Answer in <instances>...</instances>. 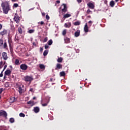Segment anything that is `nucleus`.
I'll return each instance as SVG.
<instances>
[{
  "label": "nucleus",
  "mask_w": 130,
  "mask_h": 130,
  "mask_svg": "<svg viewBox=\"0 0 130 130\" xmlns=\"http://www.w3.org/2000/svg\"><path fill=\"white\" fill-rule=\"evenodd\" d=\"M1 7L3 9L4 14H7L9 13V11H11V6H10V3L8 2L2 3Z\"/></svg>",
  "instance_id": "nucleus-1"
},
{
  "label": "nucleus",
  "mask_w": 130,
  "mask_h": 130,
  "mask_svg": "<svg viewBox=\"0 0 130 130\" xmlns=\"http://www.w3.org/2000/svg\"><path fill=\"white\" fill-rule=\"evenodd\" d=\"M16 88L20 94H22L24 91V85L22 84L18 85Z\"/></svg>",
  "instance_id": "nucleus-2"
},
{
  "label": "nucleus",
  "mask_w": 130,
  "mask_h": 130,
  "mask_svg": "<svg viewBox=\"0 0 130 130\" xmlns=\"http://www.w3.org/2000/svg\"><path fill=\"white\" fill-rule=\"evenodd\" d=\"M33 80V78L31 77L26 76L24 77V81L25 82H31Z\"/></svg>",
  "instance_id": "nucleus-3"
},
{
  "label": "nucleus",
  "mask_w": 130,
  "mask_h": 130,
  "mask_svg": "<svg viewBox=\"0 0 130 130\" xmlns=\"http://www.w3.org/2000/svg\"><path fill=\"white\" fill-rule=\"evenodd\" d=\"M0 116H4L7 118V116H8V114L7 112L5 111H0Z\"/></svg>",
  "instance_id": "nucleus-4"
},
{
  "label": "nucleus",
  "mask_w": 130,
  "mask_h": 130,
  "mask_svg": "<svg viewBox=\"0 0 130 130\" xmlns=\"http://www.w3.org/2000/svg\"><path fill=\"white\" fill-rule=\"evenodd\" d=\"M20 69L23 71H26L28 69V66L26 65V64H22L20 65Z\"/></svg>",
  "instance_id": "nucleus-5"
},
{
  "label": "nucleus",
  "mask_w": 130,
  "mask_h": 130,
  "mask_svg": "<svg viewBox=\"0 0 130 130\" xmlns=\"http://www.w3.org/2000/svg\"><path fill=\"white\" fill-rule=\"evenodd\" d=\"M61 7H63V8L62 9V12L63 13H66V12H67L68 8L67 7V5L66 4H63Z\"/></svg>",
  "instance_id": "nucleus-6"
},
{
  "label": "nucleus",
  "mask_w": 130,
  "mask_h": 130,
  "mask_svg": "<svg viewBox=\"0 0 130 130\" xmlns=\"http://www.w3.org/2000/svg\"><path fill=\"white\" fill-rule=\"evenodd\" d=\"M2 57L4 60H7V59H8V55L6 52L2 53Z\"/></svg>",
  "instance_id": "nucleus-7"
},
{
  "label": "nucleus",
  "mask_w": 130,
  "mask_h": 130,
  "mask_svg": "<svg viewBox=\"0 0 130 130\" xmlns=\"http://www.w3.org/2000/svg\"><path fill=\"white\" fill-rule=\"evenodd\" d=\"M60 69H62V65H61L60 63H57L55 70H60Z\"/></svg>",
  "instance_id": "nucleus-8"
},
{
  "label": "nucleus",
  "mask_w": 130,
  "mask_h": 130,
  "mask_svg": "<svg viewBox=\"0 0 130 130\" xmlns=\"http://www.w3.org/2000/svg\"><path fill=\"white\" fill-rule=\"evenodd\" d=\"M87 6L89 7V9L91 10H93L94 8H95V6L93 3H88L87 4Z\"/></svg>",
  "instance_id": "nucleus-9"
},
{
  "label": "nucleus",
  "mask_w": 130,
  "mask_h": 130,
  "mask_svg": "<svg viewBox=\"0 0 130 130\" xmlns=\"http://www.w3.org/2000/svg\"><path fill=\"white\" fill-rule=\"evenodd\" d=\"M11 73L12 71L10 70H7L5 72V76H10Z\"/></svg>",
  "instance_id": "nucleus-10"
},
{
  "label": "nucleus",
  "mask_w": 130,
  "mask_h": 130,
  "mask_svg": "<svg viewBox=\"0 0 130 130\" xmlns=\"http://www.w3.org/2000/svg\"><path fill=\"white\" fill-rule=\"evenodd\" d=\"M7 29H3L2 31L0 32V35L2 36H4V35H6L7 33Z\"/></svg>",
  "instance_id": "nucleus-11"
},
{
  "label": "nucleus",
  "mask_w": 130,
  "mask_h": 130,
  "mask_svg": "<svg viewBox=\"0 0 130 130\" xmlns=\"http://www.w3.org/2000/svg\"><path fill=\"white\" fill-rule=\"evenodd\" d=\"M84 29V32H85L86 33H87V32H89V28H88V24H87V23L85 24Z\"/></svg>",
  "instance_id": "nucleus-12"
},
{
  "label": "nucleus",
  "mask_w": 130,
  "mask_h": 130,
  "mask_svg": "<svg viewBox=\"0 0 130 130\" xmlns=\"http://www.w3.org/2000/svg\"><path fill=\"white\" fill-rule=\"evenodd\" d=\"M40 110L39 109V107H34V112H35V113H38Z\"/></svg>",
  "instance_id": "nucleus-13"
},
{
  "label": "nucleus",
  "mask_w": 130,
  "mask_h": 130,
  "mask_svg": "<svg viewBox=\"0 0 130 130\" xmlns=\"http://www.w3.org/2000/svg\"><path fill=\"white\" fill-rule=\"evenodd\" d=\"M65 28H70L71 26H72V24L71 22H68L67 23H65L64 25Z\"/></svg>",
  "instance_id": "nucleus-14"
},
{
  "label": "nucleus",
  "mask_w": 130,
  "mask_h": 130,
  "mask_svg": "<svg viewBox=\"0 0 130 130\" xmlns=\"http://www.w3.org/2000/svg\"><path fill=\"white\" fill-rule=\"evenodd\" d=\"M80 30H77V31H76L74 34L75 37H79V36H80Z\"/></svg>",
  "instance_id": "nucleus-15"
},
{
  "label": "nucleus",
  "mask_w": 130,
  "mask_h": 130,
  "mask_svg": "<svg viewBox=\"0 0 130 130\" xmlns=\"http://www.w3.org/2000/svg\"><path fill=\"white\" fill-rule=\"evenodd\" d=\"M64 40L65 43H70V38L68 37H65L64 39Z\"/></svg>",
  "instance_id": "nucleus-16"
},
{
  "label": "nucleus",
  "mask_w": 130,
  "mask_h": 130,
  "mask_svg": "<svg viewBox=\"0 0 130 130\" xmlns=\"http://www.w3.org/2000/svg\"><path fill=\"white\" fill-rule=\"evenodd\" d=\"M14 20L16 21V23H19V22H20V19H19V17L16 16H14Z\"/></svg>",
  "instance_id": "nucleus-17"
},
{
  "label": "nucleus",
  "mask_w": 130,
  "mask_h": 130,
  "mask_svg": "<svg viewBox=\"0 0 130 130\" xmlns=\"http://www.w3.org/2000/svg\"><path fill=\"white\" fill-rule=\"evenodd\" d=\"M15 101H17V99H16L15 97H12L10 99V102H11V103L15 102Z\"/></svg>",
  "instance_id": "nucleus-18"
},
{
  "label": "nucleus",
  "mask_w": 130,
  "mask_h": 130,
  "mask_svg": "<svg viewBox=\"0 0 130 130\" xmlns=\"http://www.w3.org/2000/svg\"><path fill=\"white\" fill-rule=\"evenodd\" d=\"M27 104H30V106H34V102L33 101H30L27 103Z\"/></svg>",
  "instance_id": "nucleus-19"
},
{
  "label": "nucleus",
  "mask_w": 130,
  "mask_h": 130,
  "mask_svg": "<svg viewBox=\"0 0 130 130\" xmlns=\"http://www.w3.org/2000/svg\"><path fill=\"white\" fill-rule=\"evenodd\" d=\"M71 16H72L71 14H66L64 15L63 18H64V19H67V18H70V17H71Z\"/></svg>",
  "instance_id": "nucleus-20"
},
{
  "label": "nucleus",
  "mask_w": 130,
  "mask_h": 130,
  "mask_svg": "<svg viewBox=\"0 0 130 130\" xmlns=\"http://www.w3.org/2000/svg\"><path fill=\"white\" fill-rule=\"evenodd\" d=\"M3 48H4V49H8V45H7V42H5L3 44Z\"/></svg>",
  "instance_id": "nucleus-21"
},
{
  "label": "nucleus",
  "mask_w": 130,
  "mask_h": 130,
  "mask_svg": "<svg viewBox=\"0 0 130 130\" xmlns=\"http://www.w3.org/2000/svg\"><path fill=\"white\" fill-rule=\"evenodd\" d=\"M80 24H81V22L80 21H76L74 23V26H79V25H80Z\"/></svg>",
  "instance_id": "nucleus-22"
},
{
  "label": "nucleus",
  "mask_w": 130,
  "mask_h": 130,
  "mask_svg": "<svg viewBox=\"0 0 130 130\" xmlns=\"http://www.w3.org/2000/svg\"><path fill=\"white\" fill-rule=\"evenodd\" d=\"M60 77H64L66 76V73L64 71L61 72L60 73Z\"/></svg>",
  "instance_id": "nucleus-23"
},
{
  "label": "nucleus",
  "mask_w": 130,
  "mask_h": 130,
  "mask_svg": "<svg viewBox=\"0 0 130 130\" xmlns=\"http://www.w3.org/2000/svg\"><path fill=\"white\" fill-rule=\"evenodd\" d=\"M4 44V40L3 39H0V47H2Z\"/></svg>",
  "instance_id": "nucleus-24"
},
{
  "label": "nucleus",
  "mask_w": 130,
  "mask_h": 130,
  "mask_svg": "<svg viewBox=\"0 0 130 130\" xmlns=\"http://www.w3.org/2000/svg\"><path fill=\"white\" fill-rule=\"evenodd\" d=\"M9 121L11 123H14V122H15V119H14V118H11L9 119Z\"/></svg>",
  "instance_id": "nucleus-25"
},
{
  "label": "nucleus",
  "mask_w": 130,
  "mask_h": 130,
  "mask_svg": "<svg viewBox=\"0 0 130 130\" xmlns=\"http://www.w3.org/2000/svg\"><path fill=\"white\" fill-rule=\"evenodd\" d=\"M114 5H115V3H114V1H111L110 3V6H111V7H114Z\"/></svg>",
  "instance_id": "nucleus-26"
},
{
  "label": "nucleus",
  "mask_w": 130,
  "mask_h": 130,
  "mask_svg": "<svg viewBox=\"0 0 130 130\" xmlns=\"http://www.w3.org/2000/svg\"><path fill=\"white\" fill-rule=\"evenodd\" d=\"M48 54V50H45L44 53H43V56H46Z\"/></svg>",
  "instance_id": "nucleus-27"
},
{
  "label": "nucleus",
  "mask_w": 130,
  "mask_h": 130,
  "mask_svg": "<svg viewBox=\"0 0 130 130\" xmlns=\"http://www.w3.org/2000/svg\"><path fill=\"white\" fill-rule=\"evenodd\" d=\"M18 31L20 34H22V33H23V30L21 27H18Z\"/></svg>",
  "instance_id": "nucleus-28"
},
{
  "label": "nucleus",
  "mask_w": 130,
  "mask_h": 130,
  "mask_svg": "<svg viewBox=\"0 0 130 130\" xmlns=\"http://www.w3.org/2000/svg\"><path fill=\"white\" fill-rule=\"evenodd\" d=\"M58 62H62V58L59 57L57 59Z\"/></svg>",
  "instance_id": "nucleus-29"
},
{
  "label": "nucleus",
  "mask_w": 130,
  "mask_h": 130,
  "mask_svg": "<svg viewBox=\"0 0 130 130\" xmlns=\"http://www.w3.org/2000/svg\"><path fill=\"white\" fill-rule=\"evenodd\" d=\"M39 67L40 68V69H41V70H44V69H45V66H44L42 64H40Z\"/></svg>",
  "instance_id": "nucleus-30"
},
{
  "label": "nucleus",
  "mask_w": 130,
  "mask_h": 130,
  "mask_svg": "<svg viewBox=\"0 0 130 130\" xmlns=\"http://www.w3.org/2000/svg\"><path fill=\"white\" fill-rule=\"evenodd\" d=\"M53 43L52 40H50L48 41L47 44L48 45H51Z\"/></svg>",
  "instance_id": "nucleus-31"
},
{
  "label": "nucleus",
  "mask_w": 130,
  "mask_h": 130,
  "mask_svg": "<svg viewBox=\"0 0 130 130\" xmlns=\"http://www.w3.org/2000/svg\"><path fill=\"white\" fill-rule=\"evenodd\" d=\"M15 64H17V66H19L20 64V61L18 59L15 60Z\"/></svg>",
  "instance_id": "nucleus-32"
},
{
  "label": "nucleus",
  "mask_w": 130,
  "mask_h": 130,
  "mask_svg": "<svg viewBox=\"0 0 130 130\" xmlns=\"http://www.w3.org/2000/svg\"><path fill=\"white\" fill-rule=\"evenodd\" d=\"M35 31V30H34V29H30L28 30V32L30 34H31L32 33H34Z\"/></svg>",
  "instance_id": "nucleus-33"
},
{
  "label": "nucleus",
  "mask_w": 130,
  "mask_h": 130,
  "mask_svg": "<svg viewBox=\"0 0 130 130\" xmlns=\"http://www.w3.org/2000/svg\"><path fill=\"white\" fill-rule=\"evenodd\" d=\"M3 63H4V62L3 61H1L0 62V69H3V67H4V64H3Z\"/></svg>",
  "instance_id": "nucleus-34"
},
{
  "label": "nucleus",
  "mask_w": 130,
  "mask_h": 130,
  "mask_svg": "<svg viewBox=\"0 0 130 130\" xmlns=\"http://www.w3.org/2000/svg\"><path fill=\"white\" fill-rule=\"evenodd\" d=\"M19 116H20V117H25V115H24V114L23 113H20L19 114Z\"/></svg>",
  "instance_id": "nucleus-35"
},
{
  "label": "nucleus",
  "mask_w": 130,
  "mask_h": 130,
  "mask_svg": "<svg viewBox=\"0 0 130 130\" xmlns=\"http://www.w3.org/2000/svg\"><path fill=\"white\" fill-rule=\"evenodd\" d=\"M67 34V29H64L62 31V35L64 36Z\"/></svg>",
  "instance_id": "nucleus-36"
},
{
  "label": "nucleus",
  "mask_w": 130,
  "mask_h": 130,
  "mask_svg": "<svg viewBox=\"0 0 130 130\" xmlns=\"http://www.w3.org/2000/svg\"><path fill=\"white\" fill-rule=\"evenodd\" d=\"M13 7L14 8H18V7H19V5H18V4L17 3H15L14 5H13Z\"/></svg>",
  "instance_id": "nucleus-37"
},
{
  "label": "nucleus",
  "mask_w": 130,
  "mask_h": 130,
  "mask_svg": "<svg viewBox=\"0 0 130 130\" xmlns=\"http://www.w3.org/2000/svg\"><path fill=\"white\" fill-rule=\"evenodd\" d=\"M87 14H92V11H90V9H88L87 11Z\"/></svg>",
  "instance_id": "nucleus-38"
},
{
  "label": "nucleus",
  "mask_w": 130,
  "mask_h": 130,
  "mask_svg": "<svg viewBox=\"0 0 130 130\" xmlns=\"http://www.w3.org/2000/svg\"><path fill=\"white\" fill-rule=\"evenodd\" d=\"M47 40H48V39H47V37H46L43 41V42H47Z\"/></svg>",
  "instance_id": "nucleus-39"
},
{
  "label": "nucleus",
  "mask_w": 130,
  "mask_h": 130,
  "mask_svg": "<svg viewBox=\"0 0 130 130\" xmlns=\"http://www.w3.org/2000/svg\"><path fill=\"white\" fill-rule=\"evenodd\" d=\"M49 48V46L48 45H45V49H48V48Z\"/></svg>",
  "instance_id": "nucleus-40"
},
{
  "label": "nucleus",
  "mask_w": 130,
  "mask_h": 130,
  "mask_svg": "<svg viewBox=\"0 0 130 130\" xmlns=\"http://www.w3.org/2000/svg\"><path fill=\"white\" fill-rule=\"evenodd\" d=\"M49 16H48V14H47L46 15V19L47 20H49Z\"/></svg>",
  "instance_id": "nucleus-41"
},
{
  "label": "nucleus",
  "mask_w": 130,
  "mask_h": 130,
  "mask_svg": "<svg viewBox=\"0 0 130 130\" xmlns=\"http://www.w3.org/2000/svg\"><path fill=\"white\" fill-rule=\"evenodd\" d=\"M7 67H8L7 65H5L4 67V69L3 70V72L5 71V70H6L7 69Z\"/></svg>",
  "instance_id": "nucleus-42"
},
{
  "label": "nucleus",
  "mask_w": 130,
  "mask_h": 130,
  "mask_svg": "<svg viewBox=\"0 0 130 130\" xmlns=\"http://www.w3.org/2000/svg\"><path fill=\"white\" fill-rule=\"evenodd\" d=\"M77 2L78 4H81V3H82V0H77Z\"/></svg>",
  "instance_id": "nucleus-43"
},
{
  "label": "nucleus",
  "mask_w": 130,
  "mask_h": 130,
  "mask_svg": "<svg viewBox=\"0 0 130 130\" xmlns=\"http://www.w3.org/2000/svg\"><path fill=\"white\" fill-rule=\"evenodd\" d=\"M3 73H4V71H2L1 73L0 74V77H3Z\"/></svg>",
  "instance_id": "nucleus-44"
},
{
  "label": "nucleus",
  "mask_w": 130,
  "mask_h": 130,
  "mask_svg": "<svg viewBox=\"0 0 130 130\" xmlns=\"http://www.w3.org/2000/svg\"><path fill=\"white\" fill-rule=\"evenodd\" d=\"M3 91H4L3 88H0V94L3 92Z\"/></svg>",
  "instance_id": "nucleus-45"
},
{
  "label": "nucleus",
  "mask_w": 130,
  "mask_h": 130,
  "mask_svg": "<svg viewBox=\"0 0 130 130\" xmlns=\"http://www.w3.org/2000/svg\"><path fill=\"white\" fill-rule=\"evenodd\" d=\"M42 106H47V103H45V104H42Z\"/></svg>",
  "instance_id": "nucleus-46"
},
{
  "label": "nucleus",
  "mask_w": 130,
  "mask_h": 130,
  "mask_svg": "<svg viewBox=\"0 0 130 130\" xmlns=\"http://www.w3.org/2000/svg\"><path fill=\"white\" fill-rule=\"evenodd\" d=\"M88 23H89V24H91L90 25V26H91L92 25V21H89V22H88Z\"/></svg>",
  "instance_id": "nucleus-47"
},
{
  "label": "nucleus",
  "mask_w": 130,
  "mask_h": 130,
  "mask_svg": "<svg viewBox=\"0 0 130 130\" xmlns=\"http://www.w3.org/2000/svg\"><path fill=\"white\" fill-rule=\"evenodd\" d=\"M2 28H3V25H2V24L0 23V30H2Z\"/></svg>",
  "instance_id": "nucleus-48"
},
{
  "label": "nucleus",
  "mask_w": 130,
  "mask_h": 130,
  "mask_svg": "<svg viewBox=\"0 0 130 130\" xmlns=\"http://www.w3.org/2000/svg\"><path fill=\"white\" fill-rule=\"evenodd\" d=\"M42 15L43 17H44V16H45V13H44V12L42 13Z\"/></svg>",
  "instance_id": "nucleus-49"
},
{
  "label": "nucleus",
  "mask_w": 130,
  "mask_h": 130,
  "mask_svg": "<svg viewBox=\"0 0 130 130\" xmlns=\"http://www.w3.org/2000/svg\"><path fill=\"white\" fill-rule=\"evenodd\" d=\"M29 91H30V92H33V88H30L29 89Z\"/></svg>",
  "instance_id": "nucleus-50"
},
{
  "label": "nucleus",
  "mask_w": 130,
  "mask_h": 130,
  "mask_svg": "<svg viewBox=\"0 0 130 130\" xmlns=\"http://www.w3.org/2000/svg\"><path fill=\"white\" fill-rule=\"evenodd\" d=\"M12 2H13V3H15L16 2H18V0H11Z\"/></svg>",
  "instance_id": "nucleus-51"
},
{
  "label": "nucleus",
  "mask_w": 130,
  "mask_h": 130,
  "mask_svg": "<svg viewBox=\"0 0 130 130\" xmlns=\"http://www.w3.org/2000/svg\"><path fill=\"white\" fill-rule=\"evenodd\" d=\"M40 24H41V25H43V24H44V21H41L40 22Z\"/></svg>",
  "instance_id": "nucleus-52"
},
{
  "label": "nucleus",
  "mask_w": 130,
  "mask_h": 130,
  "mask_svg": "<svg viewBox=\"0 0 130 130\" xmlns=\"http://www.w3.org/2000/svg\"><path fill=\"white\" fill-rule=\"evenodd\" d=\"M56 3H57V4H60V1H56Z\"/></svg>",
  "instance_id": "nucleus-53"
},
{
  "label": "nucleus",
  "mask_w": 130,
  "mask_h": 130,
  "mask_svg": "<svg viewBox=\"0 0 130 130\" xmlns=\"http://www.w3.org/2000/svg\"><path fill=\"white\" fill-rule=\"evenodd\" d=\"M40 51H43V48H40Z\"/></svg>",
  "instance_id": "nucleus-54"
},
{
  "label": "nucleus",
  "mask_w": 130,
  "mask_h": 130,
  "mask_svg": "<svg viewBox=\"0 0 130 130\" xmlns=\"http://www.w3.org/2000/svg\"><path fill=\"white\" fill-rule=\"evenodd\" d=\"M7 78V75L6 74L4 75V79H6Z\"/></svg>",
  "instance_id": "nucleus-55"
},
{
  "label": "nucleus",
  "mask_w": 130,
  "mask_h": 130,
  "mask_svg": "<svg viewBox=\"0 0 130 130\" xmlns=\"http://www.w3.org/2000/svg\"><path fill=\"white\" fill-rule=\"evenodd\" d=\"M52 81H53V79H52V78H50V82H52Z\"/></svg>",
  "instance_id": "nucleus-56"
},
{
  "label": "nucleus",
  "mask_w": 130,
  "mask_h": 130,
  "mask_svg": "<svg viewBox=\"0 0 130 130\" xmlns=\"http://www.w3.org/2000/svg\"><path fill=\"white\" fill-rule=\"evenodd\" d=\"M33 45H35V46H36V44L35 43H33Z\"/></svg>",
  "instance_id": "nucleus-57"
},
{
  "label": "nucleus",
  "mask_w": 130,
  "mask_h": 130,
  "mask_svg": "<svg viewBox=\"0 0 130 130\" xmlns=\"http://www.w3.org/2000/svg\"><path fill=\"white\" fill-rule=\"evenodd\" d=\"M10 69H13V67H12V66H10Z\"/></svg>",
  "instance_id": "nucleus-58"
},
{
  "label": "nucleus",
  "mask_w": 130,
  "mask_h": 130,
  "mask_svg": "<svg viewBox=\"0 0 130 130\" xmlns=\"http://www.w3.org/2000/svg\"><path fill=\"white\" fill-rule=\"evenodd\" d=\"M35 99H36V97L35 96V97L33 98V100H35Z\"/></svg>",
  "instance_id": "nucleus-59"
},
{
  "label": "nucleus",
  "mask_w": 130,
  "mask_h": 130,
  "mask_svg": "<svg viewBox=\"0 0 130 130\" xmlns=\"http://www.w3.org/2000/svg\"><path fill=\"white\" fill-rule=\"evenodd\" d=\"M119 0H115L116 3H117Z\"/></svg>",
  "instance_id": "nucleus-60"
},
{
  "label": "nucleus",
  "mask_w": 130,
  "mask_h": 130,
  "mask_svg": "<svg viewBox=\"0 0 130 130\" xmlns=\"http://www.w3.org/2000/svg\"><path fill=\"white\" fill-rule=\"evenodd\" d=\"M6 64V61L4 62V64Z\"/></svg>",
  "instance_id": "nucleus-61"
},
{
  "label": "nucleus",
  "mask_w": 130,
  "mask_h": 130,
  "mask_svg": "<svg viewBox=\"0 0 130 130\" xmlns=\"http://www.w3.org/2000/svg\"><path fill=\"white\" fill-rule=\"evenodd\" d=\"M0 99H1V96H0Z\"/></svg>",
  "instance_id": "nucleus-62"
}]
</instances>
